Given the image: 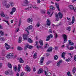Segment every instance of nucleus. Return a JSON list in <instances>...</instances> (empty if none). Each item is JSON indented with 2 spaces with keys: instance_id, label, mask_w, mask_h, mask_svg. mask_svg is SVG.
I'll return each mask as SVG.
<instances>
[{
  "instance_id": "nucleus-44",
  "label": "nucleus",
  "mask_w": 76,
  "mask_h": 76,
  "mask_svg": "<svg viewBox=\"0 0 76 76\" xmlns=\"http://www.w3.org/2000/svg\"><path fill=\"white\" fill-rule=\"evenodd\" d=\"M66 61H71V58H69L68 59H66Z\"/></svg>"
},
{
  "instance_id": "nucleus-49",
  "label": "nucleus",
  "mask_w": 76,
  "mask_h": 76,
  "mask_svg": "<svg viewBox=\"0 0 76 76\" xmlns=\"http://www.w3.org/2000/svg\"><path fill=\"white\" fill-rule=\"evenodd\" d=\"M67 75L68 76H72V75H70V72H68L67 73Z\"/></svg>"
},
{
  "instance_id": "nucleus-28",
  "label": "nucleus",
  "mask_w": 76,
  "mask_h": 76,
  "mask_svg": "<svg viewBox=\"0 0 76 76\" xmlns=\"http://www.w3.org/2000/svg\"><path fill=\"white\" fill-rule=\"evenodd\" d=\"M1 15L2 18L4 17L5 16L4 15V12H1Z\"/></svg>"
},
{
  "instance_id": "nucleus-18",
  "label": "nucleus",
  "mask_w": 76,
  "mask_h": 76,
  "mask_svg": "<svg viewBox=\"0 0 76 76\" xmlns=\"http://www.w3.org/2000/svg\"><path fill=\"white\" fill-rule=\"evenodd\" d=\"M4 32L2 31H0V37H2L4 35Z\"/></svg>"
},
{
  "instance_id": "nucleus-20",
  "label": "nucleus",
  "mask_w": 76,
  "mask_h": 76,
  "mask_svg": "<svg viewBox=\"0 0 76 76\" xmlns=\"http://www.w3.org/2000/svg\"><path fill=\"white\" fill-rule=\"evenodd\" d=\"M27 22L28 23L32 22V18H28L27 19Z\"/></svg>"
},
{
  "instance_id": "nucleus-43",
  "label": "nucleus",
  "mask_w": 76,
  "mask_h": 76,
  "mask_svg": "<svg viewBox=\"0 0 76 76\" xmlns=\"http://www.w3.org/2000/svg\"><path fill=\"white\" fill-rule=\"evenodd\" d=\"M9 73L10 74V75H12L13 74V72H12V70H10V71H9Z\"/></svg>"
},
{
  "instance_id": "nucleus-59",
  "label": "nucleus",
  "mask_w": 76,
  "mask_h": 76,
  "mask_svg": "<svg viewBox=\"0 0 76 76\" xmlns=\"http://www.w3.org/2000/svg\"><path fill=\"white\" fill-rule=\"evenodd\" d=\"M66 18L68 20H69V21H70V20H71V19L69 18L68 17H67Z\"/></svg>"
},
{
  "instance_id": "nucleus-2",
  "label": "nucleus",
  "mask_w": 76,
  "mask_h": 76,
  "mask_svg": "<svg viewBox=\"0 0 76 76\" xmlns=\"http://www.w3.org/2000/svg\"><path fill=\"white\" fill-rule=\"evenodd\" d=\"M45 74L46 76H50L51 75V74L50 72L48 71V69L46 68L45 70Z\"/></svg>"
},
{
  "instance_id": "nucleus-53",
  "label": "nucleus",
  "mask_w": 76,
  "mask_h": 76,
  "mask_svg": "<svg viewBox=\"0 0 76 76\" xmlns=\"http://www.w3.org/2000/svg\"><path fill=\"white\" fill-rule=\"evenodd\" d=\"M55 36L56 38H57V37H58V35H57V33H55Z\"/></svg>"
},
{
  "instance_id": "nucleus-36",
  "label": "nucleus",
  "mask_w": 76,
  "mask_h": 76,
  "mask_svg": "<svg viewBox=\"0 0 76 76\" xmlns=\"http://www.w3.org/2000/svg\"><path fill=\"white\" fill-rule=\"evenodd\" d=\"M58 56H57V55H56L54 56V59L55 60H57L58 59Z\"/></svg>"
},
{
  "instance_id": "nucleus-61",
  "label": "nucleus",
  "mask_w": 76,
  "mask_h": 76,
  "mask_svg": "<svg viewBox=\"0 0 76 76\" xmlns=\"http://www.w3.org/2000/svg\"><path fill=\"white\" fill-rule=\"evenodd\" d=\"M14 12H13V11H11V12H10V14L11 15H13V13H14Z\"/></svg>"
},
{
  "instance_id": "nucleus-9",
  "label": "nucleus",
  "mask_w": 76,
  "mask_h": 76,
  "mask_svg": "<svg viewBox=\"0 0 76 76\" xmlns=\"http://www.w3.org/2000/svg\"><path fill=\"white\" fill-rule=\"evenodd\" d=\"M58 17L59 16V18L60 19H61L63 17V14L61 13V12H59L58 13Z\"/></svg>"
},
{
  "instance_id": "nucleus-60",
  "label": "nucleus",
  "mask_w": 76,
  "mask_h": 76,
  "mask_svg": "<svg viewBox=\"0 0 76 76\" xmlns=\"http://www.w3.org/2000/svg\"><path fill=\"white\" fill-rule=\"evenodd\" d=\"M19 28H17L15 30V32H18V31H19Z\"/></svg>"
},
{
  "instance_id": "nucleus-58",
  "label": "nucleus",
  "mask_w": 76,
  "mask_h": 76,
  "mask_svg": "<svg viewBox=\"0 0 76 76\" xmlns=\"http://www.w3.org/2000/svg\"><path fill=\"white\" fill-rule=\"evenodd\" d=\"M33 70L34 72H35V71L37 70V69H36L35 68V67H33Z\"/></svg>"
},
{
  "instance_id": "nucleus-40",
  "label": "nucleus",
  "mask_w": 76,
  "mask_h": 76,
  "mask_svg": "<svg viewBox=\"0 0 76 76\" xmlns=\"http://www.w3.org/2000/svg\"><path fill=\"white\" fill-rule=\"evenodd\" d=\"M74 48H75L73 46H71L69 48V50H74Z\"/></svg>"
},
{
  "instance_id": "nucleus-11",
  "label": "nucleus",
  "mask_w": 76,
  "mask_h": 76,
  "mask_svg": "<svg viewBox=\"0 0 76 76\" xmlns=\"http://www.w3.org/2000/svg\"><path fill=\"white\" fill-rule=\"evenodd\" d=\"M62 60H60L58 62L57 64V66H58V67H60V65L61 64V63H62Z\"/></svg>"
},
{
  "instance_id": "nucleus-4",
  "label": "nucleus",
  "mask_w": 76,
  "mask_h": 76,
  "mask_svg": "<svg viewBox=\"0 0 76 76\" xmlns=\"http://www.w3.org/2000/svg\"><path fill=\"white\" fill-rule=\"evenodd\" d=\"M25 70L27 72H30L31 71V69L29 66L26 65L25 67Z\"/></svg>"
},
{
  "instance_id": "nucleus-39",
  "label": "nucleus",
  "mask_w": 76,
  "mask_h": 76,
  "mask_svg": "<svg viewBox=\"0 0 76 76\" xmlns=\"http://www.w3.org/2000/svg\"><path fill=\"white\" fill-rule=\"evenodd\" d=\"M23 2L28 4L29 3V1L27 0H24Z\"/></svg>"
},
{
  "instance_id": "nucleus-38",
  "label": "nucleus",
  "mask_w": 76,
  "mask_h": 76,
  "mask_svg": "<svg viewBox=\"0 0 76 76\" xmlns=\"http://www.w3.org/2000/svg\"><path fill=\"white\" fill-rule=\"evenodd\" d=\"M12 11L13 12H15L16 11V8L15 7H13L12 8Z\"/></svg>"
},
{
  "instance_id": "nucleus-24",
  "label": "nucleus",
  "mask_w": 76,
  "mask_h": 76,
  "mask_svg": "<svg viewBox=\"0 0 76 76\" xmlns=\"http://www.w3.org/2000/svg\"><path fill=\"white\" fill-rule=\"evenodd\" d=\"M26 29H27V30H29V29H32V25H30Z\"/></svg>"
},
{
  "instance_id": "nucleus-22",
  "label": "nucleus",
  "mask_w": 76,
  "mask_h": 76,
  "mask_svg": "<svg viewBox=\"0 0 76 76\" xmlns=\"http://www.w3.org/2000/svg\"><path fill=\"white\" fill-rule=\"evenodd\" d=\"M28 7L29 9H33V6H32V4H29L28 5Z\"/></svg>"
},
{
  "instance_id": "nucleus-21",
  "label": "nucleus",
  "mask_w": 76,
  "mask_h": 76,
  "mask_svg": "<svg viewBox=\"0 0 76 76\" xmlns=\"http://www.w3.org/2000/svg\"><path fill=\"white\" fill-rule=\"evenodd\" d=\"M69 42L70 45H73V42H72V41H71L70 40H69Z\"/></svg>"
},
{
  "instance_id": "nucleus-50",
  "label": "nucleus",
  "mask_w": 76,
  "mask_h": 76,
  "mask_svg": "<svg viewBox=\"0 0 76 76\" xmlns=\"http://www.w3.org/2000/svg\"><path fill=\"white\" fill-rule=\"evenodd\" d=\"M67 30L68 31H70L71 30V27H69L67 28Z\"/></svg>"
},
{
  "instance_id": "nucleus-31",
  "label": "nucleus",
  "mask_w": 76,
  "mask_h": 76,
  "mask_svg": "<svg viewBox=\"0 0 76 76\" xmlns=\"http://www.w3.org/2000/svg\"><path fill=\"white\" fill-rule=\"evenodd\" d=\"M33 8L34 9H36V10H38V8L35 5L33 6Z\"/></svg>"
},
{
  "instance_id": "nucleus-15",
  "label": "nucleus",
  "mask_w": 76,
  "mask_h": 76,
  "mask_svg": "<svg viewBox=\"0 0 76 76\" xmlns=\"http://www.w3.org/2000/svg\"><path fill=\"white\" fill-rule=\"evenodd\" d=\"M39 42L41 45L42 46L44 45V43H43V41H42V40L40 39L39 40Z\"/></svg>"
},
{
  "instance_id": "nucleus-51",
  "label": "nucleus",
  "mask_w": 76,
  "mask_h": 76,
  "mask_svg": "<svg viewBox=\"0 0 76 76\" xmlns=\"http://www.w3.org/2000/svg\"><path fill=\"white\" fill-rule=\"evenodd\" d=\"M3 21L4 22H6V23H7L8 25H9L10 24H9V21H8L5 20H4Z\"/></svg>"
},
{
  "instance_id": "nucleus-10",
  "label": "nucleus",
  "mask_w": 76,
  "mask_h": 76,
  "mask_svg": "<svg viewBox=\"0 0 76 76\" xmlns=\"http://www.w3.org/2000/svg\"><path fill=\"white\" fill-rule=\"evenodd\" d=\"M53 50V48L50 47L47 50V52L48 53H51L52 51Z\"/></svg>"
},
{
  "instance_id": "nucleus-64",
  "label": "nucleus",
  "mask_w": 76,
  "mask_h": 76,
  "mask_svg": "<svg viewBox=\"0 0 76 76\" xmlns=\"http://www.w3.org/2000/svg\"><path fill=\"white\" fill-rule=\"evenodd\" d=\"M75 61H76V55H75L74 58Z\"/></svg>"
},
{
  "instance_id": "nucleus-7",
  "label": "nucleus",
  "mask_w": 76,
  "mask_h": 76,
  "mask_svg": "<svg viewBox=\"0 0 76 76\" xmlns=\"http://www.w3.org/2000/svg\"><path fill=\"white\" fill-rule=\"evenodd\" d=\"M55 5L58 11H60V8L59 7V4H58V3H56Z\"/></svg>"
},
{
  "instance_id": "nucleus-35",
  "label": "nucleus",
  "mask_w": 76,
  "mask_h": 76,
  "mask_svg": "<svg viewBox=\"0 0 76 76\" xmlns=\"http://www.w3.org/2000/svg\"><path fill=\"white\" fill-rule=\"evenodd\" d=\"M76 68H75V67H74L73 68V70H72V72L73 74H75V72H76Z\"/></svg>"
},
{
  "instance_id": "nucleus-47",
  "label": "nucleus",
  "mask_w": 76,
  "mask_h": 76,
  "mask_svg": "<svg viewBox=\"0 0 76 76\" xmlns=\"http://www.w3.org/2000/svg\"><path fill=\"white\" fill-rule=\"evenodd\" d=\"M14 70L15 71H16L17 70V66H15L14 67Z\"/></svg>"
},
{
  "instance_id": "nucleus-5",
  "label": "nucleus",
  "mask_w": 76,
  "mask_h": 76,
  "mask_svg": "<svg viewBox=\"0 0 76 76\" xmlns=\"http://www.w3.org/2000/svg\"><path fill=\"white\" fill-rule=\"evenodd\" d=\"M69 7L70 9H73L75 12L76 11V8H75V7H73V6L72 5H69Z\"/></svg>"
},
{
  "instance_id": "nucleus-32",
  "label": "nucleus",
  "mask_w": 76,
  "mask_h": 76,
  "mask_svg": "<svg viewBox=\"0 0 76 76\" xmlns=\"http://www.w3.org/2000/svg\"><path fill=\"white\" fill-rule=\"evenodd\" d=\"M19 62L20 63H23V60L21 58L19 59Z\"/></svg>"
},
{
  "instance_id": "nucleus-27",
  "label": "nucleus",
  "mask_w": 76,
  "mask_h": 76,
  "mask_svg": "<svg viewBox=\"0 0 76 76\" xmlns=\"http://www.w3.org/2000/svg\"><path fill=\"white\" fill-rule=\"evenodd\" d=\"M28 41L29 42H30V43H32L33 42V41L32 39H31L30 38H28Z\"/></svg>"
},
{
  "instance_id": "nucleus-6",
  "label": "nucleus",
  "mask_w": 76,
  "mask_h": 76,
  "mask_svg": "<svg viewBox=\"0 0 76 76\" xmlns=\"http://www.w3.org/2000/svg\"><path fill=\"white\" fill-rule=\"evenodd\" d=\"M23 37L24 40H27V38H28V36L25 34H24L23 35Z\"/></svg>"
},
{
  "instance_id": "nucleus-30",
  "label": "nucleus",
  "mask_w": 76,
  "mask_h": 76,
  "mask_svg": "<svg viewBox=\"0 0 76 76\" xmlns=\"http://www.w3.org/2000/svg\"><path fill=\"white\" fill-rule=\"evenodd\" d=\"M5 75H9V70L6 71L5 72Z\"/></svg>"
},
{
  "instance_id": "nucleus-13",
  "label": "nucleus",
  "mask_w": 76,
  "mask_h": 76,
  "mask_svg": "<svg viewBox=\"0 0 76 76\" xmlns=\"http://www.w3.org/2000/svg\"><path fill=\"white\" fill-rule=\"evenodd\" d=\"M55 16L56 17V18L55 20L56 21H58L59 20V18L58 17V14L57 13H55Z\"/></svg>"
},
{
  "instance_id": "nucleus-29",
  "label": "nucleus",
  "mask_w": 76,
  "mask_h": 76,
  "mask_svg": "<svg viewBox=\"0 0 76 76\" xmlns=\"http://www.w3.org/2000/svg\"><path fill=\"white\" fill-rule=\"evenodd\" d=\"M8 66L9 68H10V69H12V65H11V64H10V63H8Z\"/></svg>"
},
{
  "instance_id": "nucleus-45",
  "label": "nucleus",
  "mask_w": 76,
  "mask_h": 76,
  "mask_svg": "<svg viewBox=\"0 0 76 76\" xmlns=\"http://www.w3.org/2000/svg\"><path fill=\"white\" fill-rule=\"evenodd\" d=\"M21 23H22V21L21 20V19H20L19 20V23L18 24L19 26H20V24H21Z\"/></svg>"
},
{
  "instance_id": "nucleus-41",
  "label": "nucleus",
  "mask_w": 76,
  "mask_h": 76,
  "mask_svg": "<svg viewBox=\"0 0 76 76\" xmlns=\"http://www.w3.org/2000/svg\"><path fill=\"white\" fill-rule=\"evenodd\" d=\"M50 39V36H48L46 39V41H49Z\"/></svg>"
},
{
  "instance_id": "nucleus-8",
  "label": "nucleus",
  "mask_w": 76,
  "mask_h": 76,
  "mask_svg": "<svg viewBox=\"0 0 76 76\" xmlns=\"http://www.w3.org/2000/svg\"><path fill=\"white\" fill-rule=\"evenodd\" d=\"M43 72V69L42 68H40L38 72V74H40V73H42Z\"/></svg>"
},
{
  "instance_id": "nucleus-54",
  "label": "nucleus",
  "mask_w": 76,
  "mask_h": 76,
  "mask_svg": "<svg viewBox=\"0 0 76 76\" xmlns=\"http://www.w3.org/2000/svg\"><path fill=\"white\" fill-rule=\"evenodd\" d=\"M27 4H28L25 2H24V3L23 4V5L24 6H27Z\"/></svg>"
},
{
  "instance_id": "nucleus-62",
  "label": "nucleus",
  "mask_w": 76,
  "mask_h": 76,
  "mask_svg": "<svg viewBox=\"0 0 76 76\" xmlns=\"http://www.w3.org/2000/svg\"><path fill=\"white\" fill-rule=\"evenodd\" d=\"M4 57L2 56L1 57V60H4Z\"/></svg>"
},
{
  "instance_id": "nucleus-42",
  "label": "nucleus",
  "mask_w": 76,
  "mask_h": 76,
  "mask_svg": "<svg viewBox=\"0 0 76 76\" xmlns=\"http://www.w3.org/2000/svg\"><path fill=\"white\" fill-rule=\"evenodd\" d=\"M17 49L18 50H22V48L20 47H18L17 48Z\"/></svg>"
},
{
  "instance_id": "nucleus-48",
  "label": "nucleus",
  "mask_w": 76,
  "mask_h": 76,
  "mask_svg": "<svg viewBox=\"0 0 76 76\" xmlns=\"http://www.w3.org/2000/svg\"><path fill=\"white\" fill-rule=\"evenodd\" d=\"M42 48V46H37V49H39V48Z\"/></svg>"
},
{
  "instance_id": "nucleus-14",
  "label": "nucleus",
  "mask_w": 76,
  "mask_h": 76,
  "mask_svg": "<svg viewBox=\"0 0 76 76\" xmlns=\"http://www.w3.org/2000/svg\"><path fill=\"white\" fill-rule=\"evenodd\" d=\"M47 24L48 26H50L51 24V21L50 20H47Z\"/></svg>"
},
{
  "instance_id": "nucleus-25",
  "label": "nucleus",
  "mask_w": 76,
  "mask_h": 76,
  "mask_svg": "<svg viewBox=\"0 0 76 76\" xmlns=\"http://www.w3.org/2000/svg\"><path fill=\"white\" fill-rule=\"evenodd\" d=\"M66 53L64 52H63L62 53V57L63 58H64V59H65V58L64 57V56H65V55L66 54Z\"/></svg>"
},
{
  "instance_id": "nucleus-17",
  "label": "nucleus",
  "mask_w": 76,
  "mask_h": 76,
  "mask_svg": "<svg viewBox=\"0 0 76 76\" xmlns=\"http://www.w3.org/2000/svg\"><path fill=\"white\" fill-rule=\"evenodd\" d=\"M4 6H5L6 8H8L10 7V5L8 4H4Z\"/></svg>"
},
{
  "instance_id": "nucleus-52",
  "label": "nucleus",
  "mask_w": 76,
  "mask_h": 76,
  "mask_svg": "<svg viewBox=\"0 0 76 76\" xmlns=\"http://www.w3.org/2000/svg\"><path fill=\"white\" fill-rule=\"evenodd\" d=\"M64 43H66L67 42V39H64Z\"/></svg>"
},
{
  "instance_id": "nucleus-46",
  "label": "nucleus",
  "mask_w": 76,
  "mask_h": 76,
  "mask_svg": "<svg viewBox=\"0 0 76 76\" xmlns=\"http://www.w3.org/2000/svg\"><path fill=\"white\" fill-rule=\"evenodd\" d=\"M26 31H27V35H29V31H28V30L27 29H26L25 30Z\"/></svg>"
},
{
  "instance_id": "nucleus-12",
  "label": "nucleus",
  "mask_w": 76,
  "mask_h": 76,
  "mask_svg": "<svg viewBox=\"0 0 76 76\" xmlns=\"http://www.w3.org/2000/svg\"><path fill=\"white\" fill-rule=\"evenodd\" d=\"M5 45L6 47V49L7 50H9V48H10V47L9 45L7 44V43H5Z\"/></svg>"
},
{
  "instance_id": "nucleus-37",
  "label": "nucleus",
  "mask_w": 76,
  "mask_h": 76,
  "mask_svg": "<svg viewBox=\"0 0 76 76\" xmlns=\"http://www.w3.org/2000/svg\"><path fill=\"white\" fill-rule=\"evenodd\" d=\"M10 4V6H13L14 5V3L13 2H11L9 3Z\"/></svg>"
},
{
  "instance_id": "nucleus-56",
  "label": "nucleus",
  "mask_w": 76,
  "mask_h": 76,
  "mask_svg": "<svg viewBox=\"0 0 76 76\" xmlns=\"http://www.w3.org/2000/svg\"><path fill=\"white\" fill-rule=\"evenodd\" d=\"M50 9H54V7H53V6H51L50 7Z\"/></svg>"
},
{
  "instance_id": "nucleus-57",
  "label": "nucleus",
  "mask_w": 76,
  "mask_h": 76,
  "mask_svg": "<svg viewBox=\"0 0 76 76\" xmlns=\"http://www.w3.org/2000/svg\"><path fill=\"white\" fill-rule=\"evenodd\" d=\"M36 26L37 27H39V26H40V23H37L36 24Z\"/></svg>"
},
{
  "instance_id": "nucleus-19",
  "label": "nucleus",
  "mask_w": 76,
  "mask_h": 76,
  "mask_svg": "<svg viewBox=\"0 0 76 76\" xmlns=\"http://www.w3.org/2000/svg\"><path fill=\"white\" fill-rule=\"evenodd\" d=\"M26 47L27 48H29V49H31V48H32V47H33L32 46L29 45H27Z\"/></svg>"
},
{
  "instance_id": "nucleus-16",
  "label": "nucleus",
  "mask_w": 76,
  "mask_h": 76,
  "mask_svg": "<svg viewBox=\"0 0 76 76\" xmlns=\"http://www.w3.org/2000/svg\"><path fill=\"white\" fill-rule=\"evenodd\" d=\"M44 57H42L41 58L40 62V64L41 65L43 63V61H44Z\"/></svg>"
},
{
  "instance_id": "nucleus-26",
  "label": "nucleus",
  "mask_w": 76,
  "mask_h": 76,
  "mask_svg": "<svg viewBox=\"0 0 76 76\" xmlns=\"http://www.w3.org/2000/svg\"><path fill=\"white\" fill-rule=\"evenodd\" d=\"M37 53H34L33 56V58H36L37 57Z\"/></svg>"
},
{
  "instance_id": "nucleus-34",
  "label": "nucleus",
  "mask_w": 76,
  "mask_h": 76,
  "mask_svg": "<svg viewBox=\"0 0 76 76\" xmlns=\"http://www.w3.org/2000/svg\"><path fill=\"white\" fill-rule=\"evenodd\" d=\"M63 37L64 39L67 38V36L65 34H63Z\"/></svg>"
},
{
  "instance_id": "nucleus-55",
  "label": "nucleus",
  "mask_w": 76,
  "mask_h": 76,
  "mask_svg": "<svg viewBox=\"0 0 76 76\" xmlns=\"http://www.w3.org/2000/svg\"><path fill=\"white\" fill-rule=\"evenodd\" d=\"M1 1H2V2H4V3H6V1H7V0H4L3 1V0H2Z\"/></svg>"
},
{
  "instance_id": "nucleus-63",
  "label": "nucleus",
  "mask_w": 76,
  "mask_h": 76,
  "mask_svg": "<svg viewBox=\"0 0 76 76\" xmlns=\"http://www.w3.org/2000/svg\"><path fill=\"white\" fill-rule=\"evenodd\" d=\"M61 48H65V45H62L61 46Z\"/></svg>"
},
{
  "instance_id": "nucleus-33",
  "label": "nucleus",
  "mask_w": 76,
  "mask_h": 76,
  "mask_svg": "<svg viewBox=\"0 0 76 76\" xmlns=\"http://www.w3.org/2000/svg\"><path fill=\"white\" fill-rule=\"evenodd\" d=\"M20 65L19 64L18 66V72H19V71H20Z\"/></svg>"
},
{
  "instance_id": "nucleus-1",
  "label": "nucleus",
  "mask_w": 76,
  "mask_h": 76,
  "mask_svg": "<svg viewBox=\"0 0 76 76\" xmlns=\"http://www.w3.org/2000/svg\"><path fill=\"white\" fill-rule=\"evenodd\" d=\"M14 57V53H11L8 54L6 56V58H9L10 59H12Z\"/></svg>"
},
{
  "instance_id": "nucleus-3",
  "label": "nucleus",
  "mask_w": 76,
  "mask_h": 76,
  "mask_svg": "<svg viewBox=\"0 0 76 76\" xmlns=\"http://www.w3.org/2000/svg\"><path fill=\"white\" fill-rule=\"evenodd\" d=\"M74 22H75V16H73L72 17V22H68V24L69 25H71L72 24H73Z\"/></svg>"
},
{
  "instance_id": "nucleus-23",
  "label": "nucleus",
  "mask_w": 76,
  "mask_h": 76,
  "mask_svg": "<svg viewBox=\"0 0 76 76\" xmlns=\"http://www.w3.org/2000/svg\"><path fill=\"white\" fill-rule=\"evenodd\" d=\"M49 46L48 43L47 42H46L45 45V48H48Z\"/></svg>"
}]
</instances>
